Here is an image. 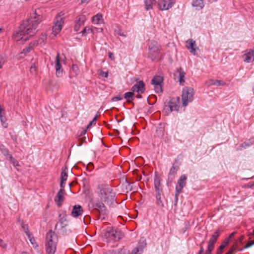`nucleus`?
<instances>
[{"instance_id":"obj_52","label":"nucleus","mask_w":254,"mask_h":254,"mask_svg":"<svg viewBox=\"0 0 254 254\" xmlns=\"http://www.w3.org/2000/svg\"><path fill=\"white\" fill-rule=\"evenodd\" d=\"M105 254H121L119 252H117V251H109L107 252Z\"/></svg>"},{"instance_id":"obj_34","label":"nucleus","mask_w":254,"mask_h":254,"mask_svg":"<svg viewBox=\"0 0 254 254\" xmlns=\"http://www.w3.org/2000/svg\"><path fill=\"white\" fill-rule=\"evenodd\" d=\"M102 16L101 14H97L92 17V22L95 24H99L102 21Z\"/></svg>"},{"instance_id":"obj_45","label":"nucleus","mask_w":254,"mask_h":254,"mask_svg":"<svg viewBox=\"0 0 254 254\" xmlns=\"http://www.w3.org/2000/svg\"><path fill=\"white\" fill-rule=\"evenodd\" d=\"M90 221V217L89 216H86L84 217L83 222L85 224L87 225Z\"/></svg>"},{"instance_id":"obj_11","label":"nucleus","mask_w":254,"mask_h":254,"mask_svg":"<svg viewBox=\"0 0 254 254\" xmlns=\"http://www.w3.org/2000/svg\"><path fill=\"white\" fill-rule=\"evenodd\" d=\"M68 226V222L66 218L64 217H61L56 225V229L61 233L65 232V228Z\"/></svg>"},{"instance_id":"obj_61","label":"nucleus","mask_w":254,"mask_h":254,"mask_svg":"<svg viewBox=\"0 0 254 254\" xmlns=\"http://www.w3.org/2000/svg\"><path fill=\"white\" fill-rule=\"evenodd\" d=\"M119 34L121 36L126 37V35L124 33V32L120 31Z\"/></svg>"},{"instance_id":"obj_23","label":"nucleus","mask_w":254,"mask_h":254,"mask_svg":"<svg viewBox=\"0 0 254 254\" xmlns=\"http://www.w3.org/2000/svg\"><path fill=\"white\" fill-rule=\"evenodd\" d=\"M177 73H179V81L180 84H183V83L185 82V78L186 73L183 70L182 67H179L177 68Z\"/></svg>"},{"instance_id":"obj_28","label":"nucleus","mask_w":254,"mask_h":254,"mask_svg":"<svg viewBox=\"0 0 254 254\" xmlns=\"http://www.w3.org/2000/svg\"><path fill=\"white\" fill-rule=\"evenodd\" d=\"M146 246V243L143 245H139L136 248L134 249L131 253V254H141L143 252L144 248Z\"/></svg>"},{"instance_id":"obj_13","label":"nucleus","mask_w":254,"mask_h":254,"mask_svg":"<svg viewBox=\"0 0 254 254\" xmlns=\"http://www.w3.org/2000/svg\"><path fill=\"white\" fill-rule=\"evenodd\" d=\"M132 91L138 94L143 93L145 90V85L143 81L137 82L131 88Z\"/></svg>"},{"instance_id":"obj_32","label":"nucleus","mask_w":254,"mask_h":254,"mask_svg":"<svg viewBox=\"0 0 254 254\" xmlns=\"http://www.w3.org/2000/svg\"><path fill=\"white\" fill-rule=\"evenodd\" d=\"M252 145V143L249 142H245L241 144L239 147L236 148L237 151H241L244 149H246Z\"/></svg>"},{"instance_id":"obj_30","label":"nucleus","mask_w":254,"mask_h":254,"mask_svg":"<svg viewBox=\"0 0 254 254\" xmlns=\"http://www.w3.org/2000/svg\"><path fill=\"white\" fill-rule=\"evenodd\" d=\"M0 150L1 151L2 154L6 157L7 160L9 159V156H12L11 154H9L8 150L7 148H6L3 145L0 146Z\"/></svg>"},{"instance_id":"obj_14","label":"nucleus","mask_w":254,"mask_h":254,"mask_svg":"<svg viewBox=\"0 0 254 254\" xmlns=\"http://www.w3.org/2000/svg\"><path fill=\"white\" fill-rule=\"evenodd\" d=\"M56 74L57 77H61L63 74V69L62 68V65L60 63V54L58 53L56 58Z\"/></svg>"},{"instance_id":"obj_46","label":"nucleus","mask_w":254,"mask_h":254,"mask_svg":"<svg viewBox=\"0 0 254 254\" xmlns=\"http://www.w3.org/2000/svg\"><path fill=\"white\" fill-rule=\"evenodd\" d=\"M254 245V240L251 241L248 243V244L244 247V249H248Z\"/></svg>"},{"instance_id":"obj_6","label":"nucleus","mask_w":254,"mask_h":254,"mask_svg":"<svg viewBox=\"0 0 254 254\" xmlns=\"http://www.w3.org/2000/svg\"><path fill=\"white\" fill-rule=\"evenodd\" d=\"M193 89L191 87H185L182 90V103L184 107H186L190 102L193 100Z\"/></svg>"},{"instance_id":"obj_7","label":"nucleus","mask_w":254,"mask_h":254,"mask_svg":"<svg viewBox=\"0 0 254 254\" xmlns=\"http://www.w3.org/2000/svg\"><path fill=\"white\" fill-rule=\"evenodd\" d=\"M179 101V97L171 98L169 101L165 102L164 110L167 113H171L174 111H178Z\"/></svg>"},{"instance_id":"obj_18","label":"nucleus","mask_w":254,"mask_h":254,"mask_svg":"<svg viewBox=\"0 0 254 254\" xmlns=\"http://www.w3.org/2000/svg\"><path fill=\"white\" fill-rule=\"evenodd\" d=\"M82 207L79 205H75L73 206L71 211V215L73 217H77L80 216L83 213Z\"/></svg>"},{"instance_id":"obj_20","label":"nucleus","mask_w":254,"mask_h":254,"mask_svg":"<svg viewBox=\"0 0 254 254\" xmlns=\"http://www.w3.org/2000/svg\"><path fill=\"white\" fill-rule=\"evenodd\" d=\"M154 184L155 192H162V189L160 187V179L156 173L154 178Z\"/></svg>"},{"instance_id":"obj_63","label":"nucleus","mask_w":254,"mask_h":254,"mask_svg":"<svg viewBox=\"0 0 254 254\" xmlns=\"http://www.w3.org/2000/svg\"><path fill=\"white\" fill-rule=\"evenodd\" d=\"M97 116H96L92 120V123H94V124H95V122L97 121Z\"/></svg>"},{"instance_id":"obj_51","label":"nucleus","mask_w":254,"mask_h":254,"mask_svg":"<svg viewBox=\"0 0 254 254\" xmlns=\"http://www.w3.org/2000/svg\"><path fill=\"white\" fill-rule=\"evenodd\" d=\"M39 44V43H38V41H34L32 42H31L29 46H32V48L35 47V46H36L37 45H38Z\"/></svg>"},{"instance_id":"obj_64","label":"nucleus","mask_w":254,"mask_h":254,"mask_svg":"<svg viewBox=\"0 0 254 254\" xmlns=\"http://www.w3.org/2000/svg\"><path fill=\"white\" fill-rule=\"evenodd\" d=\"M109 56L110 58L112 59V57H113V54L112 53L110 52L109 53Z\"/></svg>"},{"instance_id":"obj_56","label":"nucleus","mask_w":254,"mask_h":254,"mask_svg":"<svg viewBox=\"0 0 254 254\" xmlns=\"http://www.w3.org/2000/svg\"><path fill=\"white\" fill-rule=\"evenodd\" d=\"M0 247H2V248H5L6 247V245L1 239L0 240Z\"/></svg>"},{"instance_id":"obj_43","label":"nucleus","mask_w":254,"mask_h":254,"mask_svg":"<svg viewBox=\"0 0 254 254\" xmlns=\"http://www.w3.org/2000/svg\"><path fill=\"white\" fill-rule=\"evenodd\" d=\"M28 238L29 240V241L31 243V244L33 245L35 243V239L34 237L32 236V235L31 233H30L29 235H27Z\"/></svg>"},{"instance_id":"obj_25","label":"nucleus","mask_w":254,"mask_h":254,"mask_svg":"<svg viewBox=\"0 0 254 254\" xmlns=\"http://www.w3.org/2000/svg\"><path fill=\"white\" fill-rule=\"evenodd\" d=\"M192 6L197 9H201L203 8L204 4L203 0H195L192 2Z\"/></svg>"},{"instance_id":"obj_22","label":"nucleus","mask_w":254,"mask_h":254,"mask_svg":"<svg viewBox=\"0 0 254 254\" xmlns=\"http://www.w3.org/2000/svg\"><path fill=\"white\" fill-rule=\"evenodd\" d=\"M95 208L100 213L105 215L106 214V208L103 203L98 202L94 205Z\"/></svg>"},{"instance_id":"obj_53","label":"nucleus","mask_w":254,"mask_h":254,"mask_svg":"<svg viewBox=\"0 0 254 254\" xmlns=\"http://www.w3.org/2000/svg\"><path fill=\"white\" fill-rule=\"evenodd\" d=\"M237 249V243H235L234 246H233L230 249L229 251L233 253L235 250Z\"/></svg>"},{"instance_id":"obj_38","label":"nucleus","mask_w":254,"mask_h":254,"mask_svg":"<svg viewBox=\"0 0 254 254\" xmlns=\"http://www.w3.org/2000/svg\"><path fill=\"white\" fill-rule=\"evenodd\" d=\"M21 226H22V228L23 231H24V232L25 233V234H26V235H29V234L31 233L29 232V231L28 230V228L27 225H25V224H24L23 222H21Z\"/></svg>"},{"instance_id":"obj_15","label":"nucleus","mask_w":254,"mask_h":254,"mask_svg":"<svg viewBox=\"0 0 254 254\" xmlns=\"http://www.w3.org/2000/svg\"><path fill=\"white\" fill-rule=\"evenodd\" d=\"M187 177L185 175H182L178 181L177 185L176 187L175 190L182 191L184 187L186 185Z\"/></svg>"},{"instance_id":"obj_16","label":"nucleus","mask_w":254,"mask_h":254,"mask_svg":"<svg viewBox=\"0 0 254 254\" xmlns=\"http://www.w3.org/2000/svg\"><path fill=\"white\" fill-rule=\"evenodd\" d=\"M64 189L61 188L55 198V201L59 207L61 205V202L64 200Z\"/></svg>"},{"instance_id":"obj_1","label":"nucleus","mask_w":254,"mask_h":254,"mask_svg":"<svg viewBox=\"0 0 254 254\" xmlns=\"http://www.w3.org/2000/svg\"><path fill=\"white\" fill-rule=\"evenodd\" d=\"M41 21V16L36 10L32 14L30 18L24 21L19 26L18 30L13 34L14 40L26 41L37 31L38 24Z\"/></svg>"},{"instance_id":"obj_36","label":"nucleus","mask_w":254,"mask_h":254,"mask_svg":"<svg viewBox=\"0 0 254 254\" xmlns=\"http://www.w3.org/2000/svg\"><path fill=\"white\" fill-rule=\"evenodd\" d=\"M47 39V35L45 34H42L37 40L39 44H43L45 43Z\"/></svg>"},{"instance_id":"obj_60","label":"nucleus","mask_w":254,"mask_h":254,"mask_svg":"<svg viewBox=\"0 0 254 254\" xmlns=\"http://www.w3.org/2000/svg\"><path fill=\"white\" fill-rule=\"evenodd\" d=\"M235 234H236L235 232L232 233L230 234V235L229 236V237H228L227 238H229V240H230L231 238H232L233 237H234Z\"/></svg>"},{"instance_id":"obj_21","label":"nucleus","mask_w":254,"mask_h":254,"mask_svg":"<svg viewBox=\"0 0 254 254\" xmlns=\"http://www.w3.org/2000/svg\"><path fill=\"white\" fill-rule=\"evenodd\" d=\"M178 166H175L173 165L170 170L169 173L168 174V182L171 183L173 179L175 178V175L178 170Z\"/></svg>"},{"instance_id":"obj_33","label":"nucleus","mask_w":254,"mask_h":254,"mask_svg":"<svg viewBox=\"0 0 254 254\" xmlns=\"http://www.w3.org/2000/svg\"><path fill=\"white\" fill-rule=\"evenodd\" d=\"M133 92H127L125 94L124 98L128 103L131 102L133 100Z\"/></svg>"},{"instance_id":"obj_35","label":"nucleus","mask_w":254,"mask_h":254,"mask_svg":"<svg viewBox=\"0 0 254 254\" xmlns=\"http://www.w3.org/2000/svg\"><path fill=\"white\" fill-rule=\"evenodd\" d=\"M86 20V17L84 15H81L78 16L77 17V19L76 20V23L80 25H81L84 24V22Z\"/></svg>"},{"instance_id":"obj_57","label":"nucleus","mask_w":254,"mask_h":254,"mask_svg":"<svg viewBox=\"0 0 254 254\" xmlns=\"http://www.w3.org/2000/svg\"><path fill=\"white\" fill-rule=\"evenodd\" d=\"M100 75L102 76L103 77H107L108 75L107 72H104V71H103L100 72Z\"/></svg>"},{"instance_id":"obj_62","label":"nucleus","mask_w":254,"mask_h":254,"mask_svg":"<svg viewBox=\"0 0 254 254\" xmlns=\"http://www.w3.org/2000/svg\"><path fill=\"white\" fill-rule=\"evenodd\" d=\"M93 124H94V123H92V121H91L90 122V123L88 124V125L87 126V129H89L91 127V126Z\"/></svg>"},{"instance_id":"obj_31","label":"nucleus","mask_w":254,"mask_h":254,"mask_svg":"<svg viewBox=\"0 0 254 254\" xmlns=\"http://www.w3.org/2000/svg\"><path fill=\"white\" fill-rule=\"evenodd\" d=\"M162 192H156V203L160 207H163L164 204L162 200L161 199V195Z\"/></svg>"},{"instance_id":"obj_58","label":"nucleus","mask_w":254,"mask_h":254,"mask_svg":"<svg viewBox=\"0 0 254 254\" xmlns=\"http://www.w3.org/2000/svg\"><path fill=\"white\" fill-rule=\"evenodd\" d=\"M244 236L243 235L241 236L239 239L237 241V242H236V243H242V241L244 239Z\"/></svg>"},{"instance_id":"obj_50","label":"nucleus","mask_w":254,"mask_h":254,"mask_svg":"<svg viewBox=\"0 0 254 254\" xmlns=\"http://www.w3.org/2000/svg\"><path fill=\"white\" fill-rule=\"evenodd\" d=\"M230 242L229 238H226L223 242V244L221 245L223 246L225 248L226 246L228 245Z\"/></svg>"},{"instance_id":"obj_44","label":"nucleus","mask_w":254,"mask_h":254,"mask_svg":"<svg viewBox=\"0 0 254 254\" xmlns=\"http://www.w3.org/2000/svg\"><path fill=\"white\" fill-rule=\"evenodd\" d=\"M103 31V29L102 28H96V27H92V32H101Z\"/></svg>"},{"instance_id":"obj_17","label":"nucleus","mask_w":254,"mask_h":254,"mask_svg":"<svg viewBox=\"0 0 254 254\" xmlns=\"http://www.w3.org/2000/svg\"><path fill=\"white\" fill-rule=\"evenodd\" d=\"M244 61L250 63L254 61V50H251L243 56Z\"/></svg>"},{"instance_id":"obj_26","label":"nucleus","mask_w":254,"mask_h":254,"mask_svg":"<svg viewBox=\"0 0 254 254\" xmlns=\"http://www.w3.org/2000/svg\"><path fill=\"white\" fill-rule=\"evenodd\" d=\"M145 8L147 10L151 9L153 7V5L156 3V0H144Z\"/></svg>"},{"instance_id":"obj_9","label":"nucleus","mask_w":254,"mask_h":254,"mask_svg":"<svg viewBox=\"0 0 254 254\" xmlns=\"http://www.w3.org/2000/svg\"><path fill=\"white\" fill-rule=\"evenodd\" d=\"M64 24V20L60 15L56 17L54 25L53 27V32L54 35L58 34L62 30L63 25Z\"/></svg>"},{"instance_id":"obj_19","label":"nucleus","mask_w":254,"mask_h":254,"mask_svg":"<svg viewBox=\"0 0 254 254\" xmlns=\"http://www.w3.org/2000/svg\"><path fill=\"white\" fill-rule=\"evenodd\" d=\"M67 178V168L65 167L64 168L61 174V188H64L65 186V182Z\"/></svg>"},{"instance_id":"obj_10","label":"nucleus","mask_w":254,"mask_h":254,"mask_svg":"<svg viewBox=\"0 0 254 254\" xmlns=\"http://www.w3.org/2000/svg\"><path fill=\"white\" fill-rule=\"evenodd\" d=\"M174 3L173 0H158L159 8L161 10H168L171 8Z\"/></svg>"},{"instance_id":"obj_55","label":"nucleus","mask_w":254,"mask_h":254,"mask_svg":"<svg viewBox=\"0 0 254 254\" xmlns=\"http://www.w3.org/2000/svg\"><path fill=\"white\" fill-rule=\"evenodd\" d=\"M5 61L4 59L2 57L0 58V69L1 68L2 65H3Z\"/></svg>"},{"instance_id":"obj_12","label":"nucleus","mask_w":254,"mask_h":254,"mask_svg":"<svg viewBox=\"0 0 254 254\" xmlns=\"http://www.w3.org/2000/svg\"><path fill=\"white\" fill-rule=\"evenodd\" d=\"M187 48L190 50V52L192 54L195 55L196 54V51L198 48L196 47L195 41L190 39L187 41Z\"/></svg>"},{"instance_id":"obj_39","label":"nucleus","mask_w":254,"mask_h":254,"mask_svg":"<svg viewBox=\"0 0 254 254\" xmlns=\"http://www.w3.org/2000/svg\"><path fill=\"white\" fill-rule=\"evenodd\" d=\"M32 49V46H29L28 47H26V48L24 49L22 51V52L21 53V55H25L26 54L29 53L31 50Z\"/></svg>"},{"instance_id":"obj_42","label":"nucleus","mask_w":254,"mask_h":254,"mask_svg":"<svg viewBox=\"0 0 254 254\" xmlns=\"http://www.w3.org/2000/svg\"><path fill=\"white\" fill-rule=\"evenodd\" d=\"M181 192V191H178V190H175V203H174L175 205H177V204L179 195Z\"/></svg>"},{"instance_id":"obj_4","label":"nucleus","mask_w":254,"mask_h":254,"mask_svg":"<svg viewBox=\"0 0 254 254\" xmlns=\"http://www.w3.org/2000/svg\"><path fill=\"white\" fill-rule=\"evenodd\" d=\"M103 235L107 242L118 241L123 237V234L120 230L114 229L111 227H108L105 230L103 233Z\"/></svg>"},{"instance_id":"obj_8","label":"nucleus","mask_w":254,"mask_h":254,"mask_svg":"<svg viewBox=\"0 0 254 254\" xmlns=\"http://www.w3.org/2000/svg\"><path fill=\"white\" fill-rule=\"evenodd\" d=\"M220 236V231L218 230L215 232L211 236L208 243L207 249L206 251V254H211L212 251L214 248V245Z\"/></svg>"},{"instance_id":"obj_29","label":"nucleus","mask_w":254,"mask_h":254,"mask_svg":"<svg viewBox=\"0 0 254 254\" xmlns=\"http://www.w3.org/2000/svg\"><path fill=\"white\" fill-rule=\"evenodd\" d=\"M206 83L207 84L208 86H210L211 85H215L218 86L223 85L222 81L219 80L210 79L209 81H208Z\"/></svg>"},{"instance_id":"obj_24","label":"nucleus","mask_w":254,"mask_h":254,"mask_svg":"<svg viewBox=\"0 0 254 254\" xmlns=\"http://www.w3.org/2000/svg\"><path fill=\"white\" fill-rule=\"evenodd\" d=\"M165 127L162 124H159V127L156 130V135L160 138H163L164 135Z\"/></svg>"},{"instance_id":"obj_41","label":"nucleus","mask_w":254,"mask_h":254,"mask_svg":"<svg viewBox=\"0 0 254 254\" xmlns=\"http://www.w3.org/2000/svg\"><path fill=\"white\" fill-rule=\"evenodd\" d=\"M92 32V28L89 27H85L84 29L81 31L82 35L89 33L90 32Z\"/></svg>"},{"instance_id":"obj_40","label":"nucleus","mask_w":254,"mask_h":254,"mask_svg":"<svg viewBox=\"0 0 254 254\" xmlns=\"http://www.w3.org/2000/svg\"><path fill=\"white\" fill-rule=\"evenodd\" d=\"M154 87L156 93H160L162 92L161 85H154Z\"/></svg>"},{"instance_id":"obj_48","label":"nucleus","mask_w":254,"mask_h":254,"mask_svg":"<svg viewBox=\"0 0 254 254\" xmlns=\"http://www.w3.org/2000/svg\"><path fill=\"white\" fill-rule=\"evenodd\" d=\"M224 249V246H223L221 245V246L219 247V248H218V250H217V253H216V254H221L222 253V252H223V249Z\"/></svg>"},{"instance_id":"obj_5","label":"nucleus","mask_w":254,"mask_h":254,"mask_svg":"<svg viewBox=\"0 0 254 254\" xmlns=\"http://www.w3.org/2000/svg\"><path fill=\"white\" fill-rule=\"evenodd\" d=\"M148 57L152 61L158 59L161 56V46L156 41H151L148 43Z\"/></svg>"},{"instance_id":"obj_54","label":"nucleus","mask_w":254,"mask_h":254,"mask_svg":"<svg viewBox=\"0 0 254 254\" xmlns=\"http://www.w3.org/2000/svg\"><path fill=\"white\" fill-rule=\"evenodd\" d=\"M122 99H123V98L121 96H119L114 97L112 100L113 101H118L122 100Z\"/></svg>"},{"instance_id":"obj_2","label":"nucleus","mask_w":254,"mask_h":254,"mask_svg":"<svg viewBox=\"0 0 254 254\" xmlns=\"http://www.w3.org/2000/svg\"><path fill=\"white\" fill-rule=\"evenodd\" d=\"M98 189L100 190L101 198L109 205H111L116 203L115 193L113 191L111 187L107 184H100Z\"/></svg>"},{"instance_id":"obj_37","label":"nucleus","mask_w":254,"mask_h":254,"mask_svg":"<svg viewBox=\"0 0 254 254\" xmlns=\"http://www.w3.org/2000/svg\"><path fill=\"white\" fill-rule=\"evenodd\" d=\"M8 160L10 162V163L13 165L14 167H17V166H19L18 162L16 159H15L12 157V156H9Z\"/></svg>"},{"instance_id":"obj_49","label":"nucleus","mask_w":254,"mask_h":254,"mask_svg":"<svg viewBox=\"0 0 254 254\" xmlns=\"http://www.w3.org/2000/svg\"><path fill=\"white\" fill-rule=\"evenodd\" d=\"M204 243V242L203 241L200 245V250L198 253V254H202V253L204 252V249L202 246V244Z\"/></svg>"},{"instance_id":"obj_59","label":"nucleus","mask_w":254,"mask_h":254,"mask_svg":"<svg viewBox=\"0 0 254 254\" xmlns=\"http://www.w3.org/2000/svg\"><path fill=\"white\" fill-rule=\"evenodd\" d=\"M81 25H79L78 24L76 23L75 24V26H74V30L75 31H78L79 29V27Z\"/></svg>"},{"instance_id":"obj_3","label":"nucleus","mask_w":254,"mask_h":254,"mask_svg":"<svg viewBox=\"0 0 254 254\" xmlns=\"http://www.w3.org/2000/svg\"><path fill=\"white\" fill-rule=\"evenodd\" d=\"M47 243L46 244V251L48 254H54L58 242V237L56 234L52 231H50L46 236Z\"/></svg>"},{"instance_id":"obj_27","label":"nucleus","mask_w":254,"mask_h":254,"mask_svg":"<svg viewBox=\"0 0 254 254\" xmlns=\"http://www.w3.org/2000/svg\"><path fill=\"white\" fill-rule=\"evenodd\" d=\"M163 82V78L160 76H156L151 80V83L153 85H161Z\"/></svg>"},{"instance_id":"obj_47","label":"nucleus","mask_w":254,"mask_h":254,"mask_svg":"<svg viewBox=\"0 0 254 254\" xmlns=\"http://www.w3.org/2000/svg\"><path fill=\"white\" fill-rule=\"evenodd\" d=\"M30 72L32 74H35L36 72V67L34 65H32L30 69Z\"/></svg>"}]
</instances>
